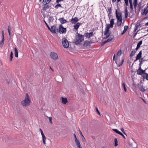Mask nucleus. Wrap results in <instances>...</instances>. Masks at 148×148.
<instances>
[{
	"label": "nucleus",
	"instance_id": "obj_22",
	"mask_svg": "<svg viewBox=\"0 0 148 148\" xmlns=\"http://www.w3.org/2000/svg\"><path fill=\"white\" fill-rule=\"evenodd\" d=\"M44 6L43 8V9L41 10V11L46 10L47 9H48L51 7V6H49L48 4H44Z\"/></svg>",
	"mask_w": 148,
	"mask_h": 148
},
{
	"label": "nucleus",
	"instance_id": "obj_15",
	"mask_svg": "<svg viewBox=\"0 0 148 148\" xmlns=\"http://www.w3.org/2000/svg\"><path fill=\"white\" fill-rule=\"evenodd\" d=\"M147 13H148V6L144 8L143 11L141 12V14L142 15H145Z\"/></svg>",
	"mask_w": 148,
	"mask_h": 148
},
{
	"label": "nucleus",
	"instance_id": "obj_54",
	"mask_svg": "<svg viewBox=\"0 0 148 148\" xmlns=\"http://www.w3.org/2000/svg\"><path fill=\"white\" fill-rule=\"evenodd\" d=\"M137 33H138L137 32H135L134 34V35L133 36V38L134 39L135 38V37H136V35L137 34Z\"/></svg>",
	"mask_w": 148,
	"mask_h": 148
},
{
	"label": "nucleus",
	"instance_id": "obj_32",
	"mask_svg": "<svg viewBox=\"0 0 148 148\" xmlns=\"http://www.w3.org/2000/svg\"><path fill=\"white\" fill-rule=\"evenodd\" d=\"M42 136V140H43V143L44 144H46L45 140L46 139V138L44 134Z\"/></svg>",
	"mask_w": 148,
	"mask_h": 148
},
{
	"label": "nucleus",
	"instance_id": "obj_60",
	"mask_svg": "<svg viewBox=\"0 0 148 148\" xmlns=\"http://www.w3.org/2000/svg\"><path fill=\"white\" fill-rule=\"evenodd\" d=\"M79 134L80 135H81V136H82L83 135L81 131L80 130H79Z\"/></svg>",
	"mask_w": 148,
	"mask_h": 148
},
{
	"label": "nucleus",
	"instance_id": "obj_19",
	"mask_svg": "<svg viewBox=\"0 0 148 148\" xmlns=\"http://www.w3.org/2000/svg\"><path fill=\"white\" fill-rule=\"evenodd\" d=\"M141 25V23L140 22L139 23H138V21L135 25V28H134L133 32H135L136 30Z\"/></svg>",
	"mask_w": 148,
	"mask_h": 148
},
{
	"label": "nucleus",
	"instance_id": "obj_9",
	"mask_svg": "<svg viewBox=\"0 0 148 148\" xmlns=\"http://www.w3.org/2000/svg\"><path fill=\"white\" fill-rule=\"evenodd\" d=\"M50 56L51 58L54 60H56L58 59V55L54 52H51Z\"/></svg>",
	"mask_w": 148,
	"mask_h": 148
},
{
	"label": "nucleus",
	"instance_id": "obj_3",
	"mask_svg": "<svg viewBox=\"0 0 148 148\" xmlns=\"http://www.w3.org/2000/svg\"><path fill=\"white\" fill-rule=\"evenodd\" d=\"M116 17L117 19L116 24L119 26H120L122 23V13L121 12H118L117 10L115 11Z\"/></svg>",
	"mask_w": 148,
	"mask_h": 148
},
{
	"label": "nucleus",
	"instance_id": "obj_7",
	"mask_svg": "<svg viewBox=\"0 0 148 148\" xmlns=\"http://www.w3.org/2000/svg\"><path fill=\"white\" fill-rule=\"evenodd\" d=\"M58 32L60 34H65L66 32V29L64 28L62 25H60L59 26Z\"/></svg>",
	"mask_w": 148,
	"mask_h": 148
},
{
	"label": "nucleus",
	"instance_id": "obj_23",
	"mask_svg": "<svg viewBox=\"0 0 148 148\" xmlns=\"http://www.w3.org/2000/svg\"><path fill=\"white\" fill-rule=\"evenodd\" d=\"M142 51L141 50L138 53L136 56V60H138L139 59H140L142 57Z\"/></svg>",
	"mask_w": 148,
	"mask_h": 148
},
{
	"label": "nucleus",
	"instance_id": "obj_42",
	"mask_svg": "<svg viewBox=\"0 0 148 148\" xmlns=\"http://www.w3.org/2000/svg\"><path fill=\"white\" fill-rule=\"evenodd\" d=\"M121 53H121V50H119V51H118L117 53H116L117 56H117L118 57V56H121Z\"/></svg>",
	"mask_w": 148,
	"mask_h": 148
},
{
	"label": "nucleus",
	"instance_id": "obj_28",
	"mask_svg": "<svg viewBox=\"0 0 148 148\" xmlns=\"http://www.w3.org/2000/svg\"><path fill=\"white\" fill-rule=\"evenodd\" d=\"M127 7H126V8L125 9V18H127L128 16V10H127Z\"/></svg>",
	"mask_w": 148,
	"mask_h": 148
},
{
	"label": "nucleus",
	"instance_id": "obj_47",
	"mask_svg": "<svg viewBox=\"0 0 148 148\" xmlns=\"http://www.w3.org/2000/svg\"><path fill=\"white\" fill-rule=\"evenodd\" d=\"M93 39H94L93 38H92V40ZM95 42L94 41V40H90V41H88V44H92V43H94Z\"/></svg>",
	"mask_w": 148,
	"mask_h": 148
},
{
	"label": "nucleus",
	"instance_id": "obj_4",
	"mask_svg": "<svg viewBox=\"0 0 148 148\" xmlns=\"http://www.w3.org/2000/svg\"><path fill=\"white\" fill-rule=\"evenodd\" d=\"M114 18H112L110 20V24H106V26L105 30L106 31L110 32H111V31L110 30V28H112L113 27L114 25Z\"/></svg>",
	"mask_w": 148,
	"mask_h": 148
},
{
	"label": "nucleus",
	"instance_id": "obj_16",
	"mask_svg": "<svg viewBox=\"0 0 148 148\" xmlns=\"http://www.w3.org/2000/svg\"><path fill=\"white\" fill-rule=\"evenodd\" d=\"M137 86L140 91L143 92L145 91V88L143 87V86H142L140 84L138 83Z\"/></svg>",
	"mask_w": 148,
	"mask_h": 148
},
{
	"label": "nucleus",
	"instance_id": "obj_11",
	"mask_svg": "<svg viewBox=\"0 0 148 148\" xmlns=\"http://www.w3.org/2000/svg\"><path fill=\"white\" fill-rule=\"evenodd\" d=\"M107 8L108 9V17L109 20L110 21V20H111V17H112V15H111V14L112 13V8L108 7Z\"/></svg>",
	"mask_w": 148,
	"mask_h": 148
},
{
	"label": "nucleus",
	"instance_id": "obj_41",
	"mask_svg": "<svg viewBox=\"0 0 148 148\" xmlns=\"http://www.w3.org/2000/svg\"><path fill=\"white\" fill-rule=\"evenodd\" d=\"M13 53L12 51H11L10 53V60L11 61H12L13 58Z\"/></svg>",
	"mask_w": 148,
	"mask_h": 148
},
{
	"label": "nucleus",
	"instance_id": "obj_10",
	"mask_svg": "<svg viewBox=\"0 0 148 148\" xmlns=\"http://www.w3.org/2000/svg\"><path fill=\"white\" fill-rule=\"evenodd\" d=\"M51 30H50L51 32L53 33H56V32H58V29H57L56 26L55 25H53L51 27Z\"/></svg>",
	"mask_w": 148,
	"mask_h": 148
},
{
	"label": "nucleus",
	"instance_id": "obj_61",
	"mask_svg": "<svg viewBox=\"0 0 148 148\" xmlns=\"http://www.w3.org/2000/svg\"><path fill=\"white\" fill-rule=\"evenodd\" d=\"M95 31V29L94 28L92 29V30H90V31H91V32H92V34H93V32Z\"/></svg>",
	"mask_w": 148,
	"mask_h": 148
},
{
	"label": "nucleus",
	"instance_id": "obj_51",
	"mask_svg": "<svg viewBox=\"0 0 148 148\" xmlns=\"http://www.w3.org/2000/svg\"><path fill=\"white\" fill-rule=\"evenodd\" d=\"M64 0H56V3H59V2L62 1Z\"/></svg>",
	"mask_w": 148,
	"mask_h": 148
},
{
	"label": "nucleus",
	"instance_id": "obj_34",
	"mask_svg": "<svg viewBox=\"0 0 148 148\" xmlns=\"http://www.w3.org/2000/svg\"><path fill=\"white\" fill-rule=\"evenodd\" d=\"M4 38H2V40L0 41V46L2 47L4 44Z\"/></svg>",
	"mask_w": 148,
	"mask_h": 148
},
{
	"label": "nucleus",
	"instance_id": "obj_50",
	"mask_svg": "<svg viewBox=\"0 0 148 148\" xmlns=\"http://www.w3.org/2000/svg\"><path fill=\"white\" fill-rule=\"evenodd\" d=\"M142 40L140 41L137 44V45H140H140H142Z\"/></svg>",
	"mask_w": 148,
	"mask_h": 148
},
{
	"label": "nucleus",
	"instance_id": "obj_20",
	"mask_svg": "<svg viewBox=\"0 0 148 148\" xmlns=\"http://www.w3.org/2000/svg\"><path fill=\"white\" fill-rule=\"evenodd\" d=\"M58 20L60 21L61 24H64L67 22V21L66 19H65L63 17L60 18L58 19Z\"/></svg>",
	"mask_w": 148,
	"mask_h": 148
},
{
	"label": "nucleus",
	"instance_id": "obj_8",
	"mask_svg": "<svg viewBox=\"0 0 148 148\" xmlns=\"http://www.w3.org/2000/svg\"><path fill=\"white\" fill-rule=\"evenodd\" d=\"M115 56H116V54H115L113 56V60L115 61V62L117 65V66L118 67H119V66H121L122 65V64H123L124 61V59H123L122 60L121 62L119 64H118L117 63V60H118L117 57V56L116 57Z\"/></svg>",
	"mask_w": 148,
	"mask_h": 148
},
{
	"label": "nucleus",
	"instance_id": "obj_14",
	"mask_svg": "<svg viewBox=\"0 0 148 148\" xmlns=\"http://www.w3.org/2000/svg\"><path fill=\"white\" fill-rule=\"evenodd\" d=\"M112 130L115 133L121 135L125 139V137L124 135L120 131H119L117 129H113Z\"/></svg>",
	"mask_w": 148,
	"mask_h": 148
},
{
	"label": "nucleus",
	"instance_id": "obj_29",
	"mask_svg": "<svg viewBox=\"0 0 148 148\" xmlns=\"http://www.w3.org/2000/svg\"><path fill=\"white\" fill-rule=\"evenodd\" d=\"M14 51L15 52V57L16 58H18V50L16 47L14 48Z\"/></svg>",
	"mask_w": 148,
	"mask_h": 148
},
{
	"label": "nucleus",
	"instance_id": "obj_56",
	"mask_svg": "<svg viewBox=\"0 0 148 148\" xmlns=\"http://www.w3.org/2000/svg\"><path fill=\"white\" fill-rule=\"evenodd\" d=\"M82 140H83L84 142H85V141H86V139H85V138L84 137L83 135H82Z\"/></svg>",
	"mask_w": 148,
	"mask_h": 148
},
{
	"label": "nucleus",
	"instance_id": "obj_13",
	"mask_svg": "<svg viewBox=\"0 0 148 148\" xmlns=\"http://www.w3.org/2000/svg\"><path fill=\"white\" fill-rule=\"evenodd\" d=\"M93 35L92 32L85 33L84 34V36L87 38H89Z\"/></svg>",
	"mask_w": 148,
	"mask_h": 148
},
{
	"label": "nucleus",
	"instance_id": "obj_59",
	"mask_svg": "<svg viewBox=\"0 0 148 148\" xmlns=\"http://www.w3.org/2000/svg\"><path fill=\"white\" fill-rule=\"evenodd\" d=\"M73 135L74 136V138H75V140H77V137H76V135H75V134H73Z\"/></svg>",
	"mask_w": 148,
	"mask_h": 148
},
{
	"label": "nucleus",
	"instance_id": "obj_45",
	"mask_svg": "<svg viewBox=\"0 0 148 148\" xmlns=\"http://www.w3.org/2000/svg\"><path fill=\"white\" fill-rule=\"evenodd\" d=\"M107 42H107L106 40L102 42L101 44V46L102 47V46H103Z\"/></svg>",
	"mask_w": 148,
	"mask_h": 148
},
{
	"label": "nucleus",
	"instance_id": "obj_62",
	"mask_svg": "<svg viewBox=\"0 0 148 148\" xmlns=\"http://www.w3.org/2000/svg\"><path fill=\"white\" fill-rule=\"evenodd\" d=\"M148 18V16H147L146 17H144L143 19V20H144L145 19H146L147 18Z\"/></svg>",
	"mask_w": 148,
	"mask_h": 148
},
{
	"label": "nucleus",
	"instance_id": "obj_63",
	"mask_svg": "<svg viewBox=\"0 0 148 148\" xmlns=\"http://www.w3.org/2000/svg\"><path fill=\"white\" fill-rule=\"evenodd\" d=\"M129 1V3H130V5L131 4H132V1Z\"/></svg>",
	"mask_w": 148,
	"mask_h": 148
},
{
	"label": "nucleus",
	"instance_id": "obj_35",
	"mask_svg": "<svg viewBox=\"0 0 148 148\" xmlns=\"http://www.w3.org/2000/svg\"><path fill=\"white\" fill-rule=\"evenodd\" d=\"M57 4H56L55 6V8L56 9H57L59 7L62 8V6L61 5L58 3H57Z\"/></svg>",
	"mask_w": 148,
	"mask_h": 148
},
{
	"label": "nucleus",
	"instance_id": "obj_57",
	"mask_svg": "<svg viewBox=\"0 0 148 148\" xmlns=\"http://www.w3.org/2000/svg\"><path fill=\"white\" fill-rule=\"evenodd\" d=\"M4 30H3L2 31V38H4Z\"/></svg>",
	"mask_w": 148,
	"mask_h": 148
},
{
	"label": "nucleus",
	"instance_id": "obj_21",
	"mask_svg": "<svg viewBox=\"0 0 148 148\" xmlns=\"http://www.w3.org/2000/svg\"><path fill=\"white\" fill-rule=\"evenodd\" d=\"M62 103L63 104H66L68 102V100L66 98L61 97Z\"/></svg>",
	"mask_w": 148,
	"mask_h": 148
},
{
	"label": "nucleus",
	"instance_id": "obj_55",
	"mask_svg": "<svg viewBox=\"0 0 148 148\" xmlns=\"http://www.w3.org/2000/svg\"><path fill=\"white\" fill-rule=\"evenodd\" d=\"M40 132H41V135H42H42H44V134L43 133V131H42V130L41 129H40Z\"/></svg>",
	"mask_w": 148,
	"mask_h": 148
},
{
	"label": "nucleus",
	"instance_id": "obj_6",
	"mask_svg": "<svg viewBox=\"0 0 148 148\" xmlns=\"http://www.w3.org/2000/svg\"><path fill=\"white\" fill-rule=\"evenodd\" d=\"M146 70H143L141 69V66L139 67L137 71V74L138 75H140L143 76V74H145L147 73L145 72Z\"/></svg>",
	"mask_w": 148,
	"mask_h": 148
},
{
	"label": "nucleus",
	"instance_id": "obj_38",
	"mask_svg": "<svg viewBox=\"0 0 148 148\" xmlns=\"http://www.w3.org/2000/svg\"><path fill=\"white\" fill-rule=\"evenodd\" d=\"M136 51H132L130 55V57H132L135 53Z\"/></svg>",
	"mask_w": 148,
	"mask_h": 148
},
{
	"label": "nucleus",
	"instance_id": "obj_33",
	"mask_svg": "<svg viewBox=\"0 0 148 148\" xmlns=\"http://www.w3.org/2000/svg\"><path fill=\"white\" fill-rule=\"evenodd\" d=\"M75 141L76 144L77 145V147L81 146L80 143L78 139H76V140H75Z\"/></svg>",
	"mask_w": 148,
	"mask_h": 148
},
{
	"label": "nucleus",
	"instance_id": "obj_44",
	"mask_svg": "<svg viewBox=\"0 0 148 148\" xmlns=\"http://www.w3.org/2000/svg\"><path fill=\"white\" fill-rule=\"evenodd\" d=\"M43 21L45 23V25H46L47 26V27L48 29L49 30H51V28L49 27V26L48 25L47 23H46V22L44 20H43Z\"/></svg>",
	"mask_w": 148,
	"mask_h": 148
},
{
	"label": "nucleus",
	"instance_id": "obj_48",
	"mask_svg": "<svg viewBox=\"0 0 148 148\" xmlns=\"http://www.w3.org/2000/svg\"><path fill=\"white\" fill-rule=\"evenodd\" d=\"M121 130L124 134L126 135L125 131H124V130L123 128H121Z\"/></svg>",
	"mask_w": 148,
	"mask_h": 148
},
{
	"label": "nucleus",
	"instance_id": "obj_12",
	"mask_svg": "<svg viewBox=\"0 0 148 148\" xmlns=\"http://www.w3.org/2000/svg\"><path fill=\"white\" fill-rule=\"evenodd\" d=\"M78 18L76 17H75L74 18H72L71 20L70 21L72 24H75L77 23L78 21Z\"/></svg>",
	"mask_w": 148,
	"mask_h": 148
},
{
	"label": "nucleus",
	"instance_id": "obj_49",
	"mask_svg": "<svg viewBox=\"0 0 148 148\" xmlns=\"http://www.w3.org/2000/svg\"><path fill=\"white\" fill-rule=\"evenodd\" d=\"M96 111L97 112V113L99 114V115H100V112L99 111V110L98 108L97 107H96Z\"/></svg>",
	"mask_w": 148,
	"mask_h": 148
},
{
	"label": "nucleus",
	"instance_id": "obj_58",
	"mask_svg": "<svg viewBox=\"0 0 148 148\" xmlns=\"http://www.w3.org/2000/svg\"><path fill=\"white\" fill-rule=\"evenodd\" d=\"M49 120L51 123H52V118L51 117H49Z\"/></svg>",
	"mask_w": 148,
	"mask_h": 148
},
{
	"label": "nucleus",
	"instance_id": "obj_31",
	"mask_svg": "<svg viewBox=\"0 0 148 148\" xmlns=\"http://www.w3.org/2000/svg\"><path fill=\"white\" fill-rule=\"evenodd\" d=\"M11 28L10 27V26H9L8 27V34H9V36H10V37H9L10 38H11Z\"/></svg>",
	"mask_w": 148,
	"mask_h": 148
},
{
	"label": "nucleus",
	"instance_id": "obj_1",
	"mask_svg": "<svg viewBox=\"0 0 148 148\" xmlns=\"http://www.w3.org/2000/svg\"><path fill=\"white\" fill-rule=\"evenodd\" d=\"M76 37L74 40V41L76 45L81 44V42L84 41V36L80 34L77 32L76 34Z\"/></svg>",
	"mask_w": 148,
	"mask_h": 148
},
{
	"label": "nucleus",
	"instance_id": "obj_36",
	"mask_svg": "<svg viewBox=\"0 0 148 148\" xmlns=\"http://www.w3.org/2000/svg\"><path fill=\"white\" fill-rule=\"evenodd\" d=\"M142 77L144 79H145L147 80L148 81V73H147L145 75H143Z\"/></svg>",
	"mask_w": 148,
	"mask_h": 148
},
{
	"label": "nucleus",
	"instance_id": "obj_25",
	"mask_svg": "<svg viewBox=\"0 0 148 148\" xmlns=\"http://www.w3.org/2000/svg\"><path fill=\"white\" fill-rule=\"evenodd\" d=\"M110 37L106 40L107 42H108L111 41L114 38V36L113 35H110Z\"/></svg>",
	"mask_w": 148,
	"mask_h": 148
},
{
	"label": "nucleus",
	"instance_id": "obj_52",
	"mask_svg": "<svg viewBox=\"0 0 148 148\" xmlns=\"http://www.w3.org/2000/svg\"><path fill=\"white\" fill-rule=\"evenodd\" d=\"M130 9L132 10H133V4H130Z\"/></svg>",
	"mask_w": 148,
	"mask_h": 148
},
{
	"label": "nucleus",
	"instance_id": "obj_43",
	"mask_svg": "<svg viewBox=\"0 0 148 148\" xmlns=\"http://www.w3.org/2000/svg\"><path fill=\"white\" fill-rule=\"evenodd\" d=\"M122 86L123 87L124 90L125 92L127 91V89L126 88L125 86V83H123L122 84Z\"/></svg>",
	"mask_w": 148,
	"mask_h": 148
},
{
	"label": "nucleus",
	"instance_id": "obj_64",
	"mask_svg": "<svg viewBox=\"0 0 148 148\" xmlns=\"http://www.w3.org/2000/svg\"><path fill=\"white\" fill-rule=\"evenodd\" d=\"M144 25L148 26V21L145 23V24Z\"/></svg>",
	"mask_w": 148,
	"mask_h": 148
},
{
	"label": "nucleus",
	"instance_id": "obj_30",
	"mask_svg": "<svg viewBox=\"0 0 148 148\" xmlns=\"http://www.w3.org/2000/svg\"><path fill=\"white\" fill-rule=\"evenodd\" d=\"M54 20V19L53 16H50L49 17L48 19V22H52Z\"/></svg>",
	"mask_w": 148,
	"mask_h": 148
},
{
	"label": "nucleus",
	"instance_id": "obj_26",
	"mask_svg": "<svg viewBox=\"0 0 148 148\" xmlns=\"http://www.w3.org/2000/svg\"><path fill=\"white\" fill-rule=\"evenodd\" d=\"M140 60H139V67L141 66V65L143 63V62L144 61H145L146 60H145V59H144V58H141L140 59Z\"/></svg>",
	"mask_w": 148,
	"mask_h": 148
},
{
	"label": "nucleus",
	"instance_id": "obj_24",
	"mask_svg": "<svg viewBox=\"0 0 148 148\" xmlns=\"http://www.w3.org/2000/svg\"><path fill=\"white\" fill-rule=\"evenodd\" d=\"M128 28V26L125 25L124 27V29L123 31L121 33V35H123L124 33H125L126 31H127Z\"/></svg>",
	"mask_w": 148,
	"mask_h": 148
},
{
	"label": "nucleus",
	"instance_id": "obj_46",
	"mask_svg": "<svg viewBox=\"0 0 148 148\" xmlns=\"http://www.w3.org/2000/svg\"><path fill=\"white\" fill-rule=\"evenodd\" d=\"M125 3V5L126 6H128L129 5L128 0H124Z\"/></svg>",
	"mask_w": 148,
	"mask_h": 148
},
{
	"label": "nucleus",
	"instance_id": "obj_5",
	"mask_svg": "<svg viewBox=\"0 0 148 148\" xmlns=\"http://www.w3.org/2000/svg\"><path fill=\"white\" fill-rule=\"evenodd\" d=\"M62 44L63 46L65 48H68L69 46V43L66 37L62 38Z\"/></svg>",
	"mask_w": 148,
	"mask_h": 148
},
{
	"label": "nucleus",
	"instance_id": "obj_37",
	"mask_svg": "<svg viewBox=\"0 0 148 148\" xmlns=\"http://www.w3.org/2000/svg\"><path fill=\"white\" fill-rule=\"evenodd\" d=\"M83 45L84 47H87L88 45V40H86L84 42Z\"/></svg>",
	"mask_w": 148,
	"mask_h": 148
},
{
	"label": "nucleus",
	"instance_id": "obj_53",
	"mask_svg": "<svg viewBox=\"0 0 148 148\" xmlns=\"http://www.w3.org/2000/svg\"><path fill=\"white\" fill-rule=\"evenodd\" d=\"M141 5H142V2L141 1L140 3H139L138 4V6L139 8H140V7H141Z\"/></svg>",
	"mask_w": 148,
	"mask_h": 148
},
{
	"label": "nucleus",
	"instance_id": "obj_27",
	"mask_svg": "<svg viewBox=\"0 0 148 148\" xmlns=\"http://www.w3.org/2000/svg\"><path fill=\"white\" fill-rule=\"evenodd\" d=\"M138 0H134L133 4L135 11L136 10V8L138 4L137 2Z\"/></svg>",
	"mask_w": 148,
	"mask_h": 148
},
{
	"label": "nucleus",
	"instance_id": "obj_2",
	"mask_svg": "<svg viewBox=\"0 0 148 148\" xmlns=\"http://www.w3.org/2000/svg\"><path fill=\"white\" fill-rule=\"evenodd\" d=\"M31 99L27 93L26 94L25 99L23 100L21 102V104L24 106H28L30 103Z\"/></svg>",
	"mask_w": 148,
	"mask_h": 148
},
{
	"label": "nucleus",
	"instance_id": "obj_18",
	"mask_svg": "<svg viewBox=\"0 0 148 148\" xmlns=\"http://www.w3.org/2000/svg\"><path fill=\"white\" fill-rule=\"evenodd\" d=\"M81 24V23L79 22L76 23V24L74 26V28L73 29H75V31H76L77 30Z\"/></svg>",
	"mask_w": 148,
	"mask_h": 148
},
{
	"label": "nucleus",
	"instance_id": "obj_40",
	"mask_svg": "<svg viewBox=\"0 0 148 148\" xmlns=\"http://www.w3.org/2000/svg\"><path fill=\"white\" fill-rule=\"evenodd\" d=\"M49 3L48 0H43L42 3L43 5L48 4Z\"/></svg>",
	"mask_w": 148,
	"mask_h": 148
},
{
	"label": "nucleus",
	"instance_id": "obj_39",
	"mask_svg": "<svg viewBox=\"0 0 148 148\" xmlns=\"http://www.w3.org/2000/svg\"><path fill=\"white\" fill-rule=\"evenodd\" d=\"M114 143H114V146L115 147H116V146H117L118 145V140H117V138H115L114 139Z\"/></svg>",
	"mask_w": 148,
	"mask_h": 148
},
{
	"label": "nucleus",
	"instance_id": "obj_17",
	"mask_svg": "<svg viewBox=\"0 0 148 148\" xmlns=\"http://www.w3.org/2000/svg\"><path fill=\"white\" fill-rule=\"evenodd\" d=\"M111 32H108L106 31H105L104 32V35L106 36V37H105L104 38L106 39L108 38V37H109L110 36V35L111 34Z\"/></svg>",
	"mask_w": 148,
	"mask_h": 148
}]
</instances>
